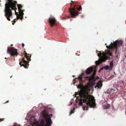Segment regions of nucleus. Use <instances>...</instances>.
Here are the masks:
<instances>
[{
	"label": "nucleus",
	"mask_w": 126,
	"mask_h": 126,
	"mask_svg": "<svg viewBox=\"0 0 126 126\" xmlns=\"http://www.w3.org/2000/svg\"><path fill=\"white\" fill-rule=\"evenodd\" d=\"M22 62H23L24 63H25V64H28V63H29V62L26 60H24V58H23L22 60Z\"/></svg>",
	"instance_id": "nucleus-16"
},
{
	"label": "nucleus",
	"mask_w": 126,
	"mask_h": 126,
	"mask_svg": "<svg viewBox=\"0 0 126 126\" xmlns=\"http://www.w3.org/2000/svg\"><path fill=\"white\" fill-rule=\"evenodd\" d=\"M16 3L17 2L16 1L12 0H8L5 4V16L9 21L10 20V18H12V13L11 10H15L16 12V9H17L16 7Z\"/></svg>",
	"instance_id": "nucleus-2"
},
{
	"label": "nucleus",
	"mask_w": 126,
	"mask_h": 126,
	"mask_svg": "<svg viewBox=\"0 0 126 126\" xmlns=\"http://www.w3.org/2000/svg\"><path fill=\"white\" fill-rule=\"evenodd\" d=\"M7 52L10 54L11 56L18 55L17 50L13 47L10 48L8 47L7 48Z\"/></svg>",
	"instance_id": "nucleus-4"
},
{
	"label": "nucleus",
	"mask_w": 126,
	"mask_h": 126,
	"mask_svg": "<svg viewBox=\"0 0 126 126\" xmlns=\"http://www.w3.org/2000/svg\"><path fill=\"white\" fill-rule=\"evenodd\" d=\"M19 64L21 66H24V67H25V65H24L23 64H22V63H21V62H20L19 63Z\"/></svg>",
	"instance_id": "nucleus-19"
},
{
	"label": "nucleus",
	"mask_w": 126,
	"mask_h": 126,
	"mask_svg": "<svg viewBox=\"0 0 126 126\" xmlns=\"http://www.w3.org/2000/svg\"><path fill=\"white\" fill-rule=\"evenodd\" d=\"M70 4H71V5H72V3H71Z\"/></svg>",
	"instance_id": "nucleus-32"
},
{
	"label": "nucleus",
	"mask_w": 126,
	"mask_h": 126,
	"mask_svg": "<svg viewBox=\"0 0 126 126\" xmlns=\"http://www.w3.org/2000/svg\"><path fill=\"white\" fill-rule=\"evenodd\" d=\"M42 114L43 116L45 117L47 116V114L45 110H44L43 111Z\"/></svg>",
	"instance_id": "nucleus-14"
},
{
	"label": "nucleus",
	"mask_w": 126,
	"mask_h": 126,
	"mask_svg": "<svg viewBox=\"0 0 126 126\" xmlns=\"http://www.w3.org/2000/svg\"><path fill=\"white\" fill-rule=\"evenodd\" d=\"M70 11L72 17H74L75 16L77 15L78 14V13L76 12L74 8L70 9Z\"/></svg>",
	"instance_id": "nucleus-7"
},
{
	"label": "nucleus",
	"mask_w": 126,
	"mask_h": 126,
	"mask_svg": "<svg viewBox=\"0 0 126 126\" xmlns=\"http://www.w3.org/2000/svg\"><path fill=\"white\" fill-rule=\"evenodd\" d=\"M95 70H96L95 67L91 66L88 68L86 70V73L87 74H89L92 73L93 70H94V72Z\"/></svg>",
	"instance_id": "nucleus-6"
},
{
	"label": "nucleus",
	"mask_w": 126,
	"mask_h": 126,
	"mask_svg": "<svg viewBox=\"0 0 126 126\" xmlns=\"http://www.w3.org/2000/svg\"><path fill=\"white\" fill-rule=\"evenodd\" d=\"M103 67L101 68L100 69V70H102L103 69Z\"/></svg>",
	"instance_id": "nucleus-25"
},
{
	"label": "nucleus",
	"mask_w": 126,
	"mask_h": 126,
	"mask_svg": "<svg viewBox=\"0 0 126 126\" xmlns=\"http://www.w3.org/2000/svg\"><path fill=\"white\" fill-rule=\"evenodd\" d=\"M20 17H21V16H20L19 15V16L17 17V19H18L19 18L20 19Z\"/></svg>",
	"instance_id": "nucleus-22"
},
{
	"label": "nucleus",
	"mask_w": 126,
	"mask_h": 126,
	"mask_svg": "<svg viewBox=\"0 0 126 126\" xmlns=\"http://www.w3.org/2000/svg\"><path fill=\"white\" fill-rule=\"evenodd\" d=\"M100 71H99V72H100Z\"/></svg>",
	"instance_id": "nucleus-33"
},
{
	"label": "nucleus",
	"mask_w": 126,
	"mask_h": 126,
	"mask_svg": "<svg viewBox=\"0 0 126 126\" xmlns=\"http://www.w3.org/2000/svg\"><path fill=\"white\" fill-rule=\"evenodd\" d=\"M112 56V54L110 50H106L105 52L101 51L97 54L98 57H99L102 61H104L108 59V57L106 55Z\"/></svg>",
	"instance_id": "nucleus-3"
},
{
	"label": "nucleus",
	"mask_w": 126,
	"mask_h": 126,
	"mask_svg": "<svg viewBox=\"0 0 126 126\" xmlns=\"http://www.w3.org/2000/svg\"><path fill=\"white\" fill-rule=\"evenodd\" d=\"M25 57L27 59V60H28L29 59V57L26 56V55H25Z\"/></svg>",
	"instance_id": "nucleus-21"
},
{
	"label": "nucleus",
	"mask_w": 126,
	"mask_h": 126,
	"mask_svg": "<svg viewBox=\"0 0 126 126\" xmlns=\"http://www.w3.org/2000/svg\"><path fill=\"white\" fill-rule=\"evenodd\" d=\"M110 105L108 104H106L103 107L104 109H109L110 108Z\"/></svg>",
	"instance_id": "nucleus-13"
},
{
	"label": "nucleus",
	"mask_w": 126,
	"mask_h": 126,
	"mask_svg": "<svg viewBox=\"0 0 126 126\" xmlns=\"http://www.w3.org/2000/svg\"><path fill=\"white\" fill-rule=\"evenodd\" d=\"M83 75V74H80L79 77V79L80 80H81L82 78V76Z\"/></svg>",
	"instance_id": "nucleus-18"
},
{
	"label": "nucleus",
	"mask_w": 126,
	"mask_h": 126,
	"mask_svg": "<svg viewBox=\"0 0 126 126\" xmlns=\"http://www.w3.org/2000/svg\"><path fill=\"white\" fill-rule=\"evenodd\" d=\"M8 102V101H7L6 102V103H7V102Z\"/></svg>",
	"instance_id": "nucleus-31"
},
{
	"label": "nucleus",
	"mask_w": 126,
	"mask_h": 126,
	"mask_svg": "<svg viewBox=\"0 0 126 126\" xmlns=\"http://www.w3.org/2000/svg\"><path fill=\"white\" fill-rule=\"evenodd\" d=\"M83 16H83V15H82L81 16V17H83Z\"/></svg>",
	"instance_id": "nucleus-29"
},
{
	"label": "nucleus",
	"mask_w": 126,
	"mask_h": 126,
	"mask_svg": "<svg viewBox=\"0 0 126 126\" xmlns=\"http://www.w3.org/2000/svg\"><path fill=\"white\" fill-rule=\"evenodd\" d=\"M96 63L97 64H100V63L99 62H98L97 63Z\"/></svg>",
	"instance_id": "nucleus-26"
},
{
	"label": "nucleus",
	"mask_w": 126,
	"mask_h": 126,
	"mask_svg": "<svg viewBox=\"0 0 126 126\" xmlns=\"http://www.w3.org/2000/svg\"><path fill=\"white\" fill-rule=\"evenodd\" d=\"M49 20L50 25L52 27L53 26L56 21L55 18L51 17L49 18Z\"/></svg>",
	"instance_id": "nucleus-9"
},
{
	"label": "nucleus",
	"mask_w": 126,
	"mask_h": 126,
	"mask_svg": "<svg viewBox=\"0 0 126 126\" xmlns=\"http://www.w3.org/2000/svg\"><path fill=\"white\" fill-rule=\"evenodd\" d=\"M118 45V46H122V41L121 40L118 41L117 42Z\"/></svg>",
	"instance_id": "nucleus-15"
},
{
	"label": "nucleus",
	"mask_w": 126,
	"mask_h": 126,
	"mask_svg": "<svg viewBox=\"0 0 126 126\" xmlns=\"http://www.w3.org/2000/svg\"><path fill=\"white\" fill-rule=\"evenodd\" d=\"M96 70H95L93 74L91 77L90 78H89V79L90 80H91L92 79L93 80L95 81L96 79H99V77L98 76H96L95 78V79L94 78V76L96 74Z\"/></svg>",
	"instance_id": "nucleus-10"
},
{
	"label": "nucleus",
	"mask_w": 126,
	"mask_h": 126,
	"mask_svg": "<svg viewBox=\"0 0 126 126\" xmlns=\"http://www.w3.org/2000/svg\"><path fill=\"white\" fill-rule=\"evenodd\" d=\"M113 63L112 61L110 63V65H107L105 66L104 68L106 70L109 69L110 70H112L113 67Z\"/></svg>",
	"instance_id": "nucleus-8"
},
{
	"label": "nucleus",
	"mask_w": 126,
	"mask_h": 126,
	"mask_svg": "<svg viewBox=\"0 0 126 126\" xmlns=\"http://www.w3.org/2000/svg\"><path fill=\"white\" fill-rule=\"evenodd\" d=\"M19 15L21 16L20 19L22 20L23 18V16L24 14L23 13L22 10H19Z\"/></svg>",
	"instance_id": "nucleus-12"
},
{
	"label": "nucleus",
	"mask_w": 126,
	"mask_h": 126,
	"mask_svg": "<svg viewBox=\"0 0 126 126\" xmlns=\"http://www.w3.org/2000/svg\"><path fill=\"white\" fill-rule=\"evenodd\" d=\"M22 46L23 47L24 46V45L23 44H22Z\"/></svg>",
	"instance_id": "nucleus-27"
},
{
	"label": "nucleus",
	"mask_w": 126,
	"mask_h": 126,
	"mask_svg": "<svg viewBox=\"0 0 126 126\" xmlns=\"http://www.w3.org/2000/svg\"><path fill=\"white\" fill-rule=\"evenodd\" d=\"M3 118H0V122H1V121H3Z\"/></svg>",
	"instance_id": "nucleus-24"
},
{
	"label": "nucleus",
	"mask_w": 126,
	"mask_h": 126,
	"mask_svg": "<svg viewBox=\"0 0 126 126\" xmlns=\"http://www.w3.org/2000/svg\"><path fill=\"white\" fill-rule=\"evenodd\" d=\"M16 15H17V13H16Z\"/></svg>",
	"instance_id": "nucleus-30"
},
{
	"label": "nucleus",
	"mask_w": 126,
	"mask_h": 126,
	"mask_svg": "<svg viewBox=\"0 0 126 126\" xmlns=\"http://www.w3.org/2000/svg\"><path fill=\"white\" fill-rule=\"evenodd\" d=\"M117 42L116 40L115 42L114 41L113 43H112V42L111 44V45L109 46H106L107 48H109L110 50H111L113 48H115L116 49L115 53H116V52L117 48Z\"/></svg>",
	"instance_id": "nucleus-5"
},
{
	"label": "nucleus",
	"mask_w": 126,
	"mask_h": 126,
	"mask_svg": "<svg viewBox=\"0 0 126 126\" xmlns=\"http://www.w3.org/2000/svg\"><path fill=\"white\" fill-rule=\"evenodd\" d=\"M74 112L72 110L70 112L69 114L70 115L72 113H73Z\"/></svg>",
	"instance_id": "nucleus-23"
},
{
	"label": "nucleus",
	"mask_w": 126,
	"mask_h": 126,
	"mask_svg": "<svg viewBox=\"0 0 126 126\" xmlns=\"http://www.w3.org/2000/svg\"><path fill=\"white\" fill-rule=\"evenodd\" d=\"M22 7V6L21 4H18V8L19 10H21Z\"/></svg>",
	"instance_id": "nucleus-17"
},
{
	"label": "nucleus",
	"mask_w": 126,
	"mask_h": 126,
	"mask_svg": "<svg viewBox=\"0 0 126 126\" xmlns=\"http://www.w3.org/2000/svg\"><path fill=\"white\" fill-rule=\"evenodd\" d=\"M49 115L50 116H52V114H50Z\"/></svg>",
	"instance_id": "nucleus-28"
},
{
	"label": "nucleus",
	"mask_w": 126,
	"mask_h": 126,
	"mask_svg": "<svg viewBox=\"0 0 126 126\" xmlns=\"http://www.w3.org/2000/svg\"><path fill=\"white\" fill-rule=\"evenodd\" d=\"M102 81L101 80L99 81L97 83L96 85L95 86V88L98 89L101 88L102 86Z\"/></svg>",
	"instance_id": "nucleus-11"
},
{
	"label": "nucleus",
	"mask_w": 126,
	"mask_h": 126,
	"mask_svg": "<svg viewBox=\"0 0 126 126\" xmlns=\"http://www.w3.org/2000/svg\"><path fill=\"white\" fill-rule=\"evenodd\" d=\"M81 6L80 5L79 6V8H77V9L79 10H80L81 9Z\"/></svg>",
	"instance_id": "nucleus-20"
},
{
	"label": "nucleus",
	"mask_w": 126,
	"mask_h": 126,
	"mask_svg": "<svg viewBox=\"0 0 126 126\" xmlns=\"http://www.w3.org/2000/svg\"><path fill=\"white\" fill-rule=\"evenodd\" d=\"M83 86L79 92V95L80 97V101L79 103V105H82L83 104L82 100L83 102H85L86 105L83 107V110H87L89 106L92 107H94L95 105V100L94 97L91 95L88 94V93L90 91L88 86Z\"/></svg>",
	"instance_id": "nucleus-1"
}]
</instances>
